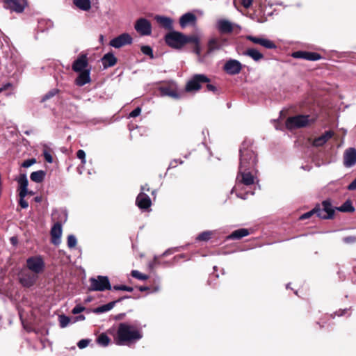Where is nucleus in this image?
<instances>
[{
	"mask_svg": "<svg viewBox=\"0 0 356 356\" xmlns=\"http://www.w3.org/2000/svg\"><path fill=\"white\" fill-rule=\"evenodd\" d=\"M143 337L140 325L135 322L131 325L127 323H121L115 337V343L118 346L125 345L127 342L137 341Z\"/></svg>",
	"mask_w": 356,
	"mask_h": 356,
	"instance_id": "obj_1",
	"label": "nucleus"
},
{
	"mask_svg": "<svg viewBox=\"0 0 356 356\" xmlns=\"http://www.w3.org/2000/svg\"><path fill=\"white\" fill-rule=\"evenodd\" d=\"M254 159L247 162L245 157H242L241 163H239L236 185L232 188V193H233L234 190H237L240 188L242 184L248 186L254 183V177L252 175V172L255 170V169H254Z\"/></svg>",
	"mask_w": 356,
	"mask_h": 356,
	"instance_id": "obj_2",
	"label": "nucleus"
},
{
	"mask_svg": "<svg viewBox=\"0 0 356 356\" xmlns=\"http://www.w3.org/2000/svg\"><path fill=\"white\" fill-rule=\"evenodd\" d=\"M89 281L90 285L88 290L90 291H104L111 289L110 281L106 276L99 275L97 278L91 277Z\"/></svg>",
	"mask_w": 356,
	"mask_h": 356,
	"instance_id": "obj_3",
	"label": "nucleus"
},
{
	"mask_svg": "<svg viewBox=\"0 0 356 356\" xmlns=\"http://www.w3.org/2000/svg\"><path fill=\"white\" fill-rule=\"evenodd\" d=\"M165 43L172 48L179 49L184 46V34L172 31L165 36Z\"/></svg>",
	"mask_w": 356,
	"mask_h": 356,
	"instance_id": "obj_4",
	"label": "nucleus"
},
{
	"mask_svg": "<svg viewBox=\"0 0 356 356\" xmlns=\"http://www.w3.org/2000/svg\"><path fill=\"white\" fill-rule=\"evenodd\" d=\"M210 82L209 78L203 74H196L187 82L186 91L193 92L199 90L202 84Z\"/></svg>",
	"mask_w": 356,
	"mask_h": 356,
	"instance_id": "obj_5",
	"label": "nucleus"
},
{
	"mask_svg": "<svg viewBox=\"0 0 356 356\" xmlns=\"http://www.w3.org/2000/svg\"><path fill=\"white\" fill-rule=\"evenodd\" d=\"M314 121V120L310 118L309 115H298L289 118L286 120V126L289 129L300 128L308 125Z\"/></svg>",
	"mask_w": 356,
	"mask_h": 356,
	"instance_id": "obj_6",
	"label": "nucleus"
},
{
	"mask_svg": "<svg viewBox=\"0 0 356 356\" xmlns=\"http://www.w3.org/2000/svg\"><path fill=\"white\" fill-rule=\"evenodd\" d=\"M26 267L31 272L38 275L44 271L45 264L41 256H32L26 259Z\"/></svg>",
	"mask_w": 356,
	"mask_h": 356,
	"instance_id": "obj_7",
	"label": "nucleus"
},
{
	"mask_svg": "<svg viewBox=\"0 0 356 356\" xmlns=\"http://www.w3.org/2000/svg\"><path fill=\"white\" fill-rule=\"evenodd\" d=\"M240 153V163H241L242 157H245L247 162L250 161L252 159H254V169L256 168L257 163V155L252 148V143L250 141L244 140L241 144L239 149Z\"/></svg>",
	"mask_w": 356,
	"mask_h": 356,
	"instance_id": "obj_8",
	"label": "nucleus"
},
{
	"mask_svg": "<svg viewBox=\"0 0 356 356\" xmlns=\"http://www.w3.org/2000/svg\"><path fill=\"white\" fill-rule=\"evenodd\" d=\"M316 209L317 216L321 219H330L334 215V209L329 200H324L322 202L321 207L316 206Z\"/></svg>",
	"mask_w": 356,
	"mask_h": 356,
	"instance_id": "obj_9",
	"label": "nucleus"
},
{
	"mask_svg": "<svg viewBox=\"0 0 356 356\" xmlns=\"http://www.w3.org/2000/svg\"><path fill=\"white\" fill-rule=\"evenodd\" d=\"M216 27L220 34H230L235 28L240 26L234 23L231 22L226 19H219L217 20Z\"/></svg>",
	"mask_w": 356,
	"mask_h": 356,
	"instance_id": "obj_10",
	"label": "nucleus"
},
{
	"mask_svg": "<svg viewBox=\"0 0 356 356\" xmlns=\"http://www.w3.org/2000/svg\"><path fill=\"white\" fill-rule=\"evenodd\" d=\"M27 5L26 0H3V7L12 12L21 13Z\"/></svg>",
	"mask_w": 356,
	"mask_h": 356,
	"instance_id": "obj_11",
	"label": "nucleus"
},
{
	"mask_svg": "<svg viewBox=\"0 0 356 356\" xmlns=\"http://www.w3.org/2000/svg\"><path fill=\"white\" fill-rule=\"evenodd\" d=\"M134 29L140 35H150L152 33V24L150 22L145 18H139L137 19L134 25Z\"/></svg>",
	"mask_w": 356,
	"mask_h": 356,
	"instance_id": "obj_12",
	"label": "nucleus"
},
{
	"mask_svg": "<svg viewBox=\"0 0 356 356\" xmlns=\"http://www.w3.org/2000/svg\"><path fill=\"white\" fill-rule=\"evenodd\" d=\"M132 42V37L129 33H124L112 39L109 44L114 48L118 49L124 45L131 44Z\"/></svg>",
	"mask_w": 356,
	"mask_h": 356,
	"instance_id": "obj_13",
	"label": "nucleus"
},
{
	"mask_svg": "<svg viewBox=\"0 0 356 356\" xmlns=\"http://www.w3.org/2000/svg\"><path fill=\"white\" fill-rule=\"evenodd\" d=\"M242 64L236 59H229L226 61L223 66V70L229 75H236L241 72Z\"/></svg>",
	"mask_w": 356,
	"mask_h": 356,
	"instance_id": "obj_14",
	"label": "nucleus"
},
{
	"mask_svg": "<svg viewBox=\"0 0 356 356\" xmlns=\"http://www.w3.org/2000/svg\"><path fill=\"white\" fill-rule=\"evenodd\" d=\"M38 279V275L32 272H22L19 277L20 284L24 287H31Z\"/></svg>",
	"mask_w": 356,
	"mask_h": 356,
	"instance_id": "obj_15",
	"label": "nucleus"
},
{
	"mask_svg": "<svg viewBox=\"0 0 356 356\" xmlns=\"http://www.w3.org/2000/svg\"><path fill=\"white\" fill-rule=\"evenodd\" d=\"M356 164V149L354 147L346 149L343 153V165L351 168Z\"/></svg>",
	"mask_w": 356,
	"mask_h": 356,
	"instance_id": "obj_16",
	"label": "nucleus"
},
{
	"mask_svg": "<svg viewBox=\"0 0 356 356\" xmlns=\"http://www.w3.org/2000/svg\"><path fill=\"white\" fill-rule=\"evenodd\" d=\"M88 65L87 55L82 54L73 62L72 68L73 71L78 72L86 70Z\"/></svg>",
	"mask_w": 356,
	"mask_h": 356,
	"instance_id": "obj_17",
	"label": "nucleus"
},
{
	"mask_svg": "<svg viewBox=\"0 0 356 356\" xmlns=\"http://www.w3.org/2000/svg\"><path fill=\"white\" fill-rule=\"evenodd\" d=\"M61 222H56L51 229V243L55 245H58L61 242Z\"/></svg>",
	"mask_w": 356,
	"mask_h": 356,
	"instance_id": "obj_18",
	"label": "nucleus"
},
{
	"mask_svg": "<svg viewBox=\"0 0 356 356\" xmlns=\"http://www.w3.org/2000/svg\"><path fill=\"white\" fill-rule=\"evenodd\" d=\"M136 205L141 209H147L150 207L152 204L151 199L144 192H140L136 200Z\"/></svg>",
	"mask_w": 356,
	"mask_h": 356,
	"instance_id": "obj_19",
	"label": "nucleus"
},
{
	"mask_svg": "<svg viewBox=\"0 0 356 356\" xmlns=\"http://www.w3.org/2000/svg\"><path fill=\"white\" fill-rule=\"evenodd\" d=\"M78 72L79 74L75 80L76 85L83 86L91 81L90 70H84L83 71Z\"/></svg>",
	"mask_w": 356,
	"mask_h": 356,
	"instance_id": "obj_20",
	"label": "nucleus"
},
{
	"mask_svg": "<svg viewBox=\"0 0 356 356\" xmlns=\"http://www.w3.org/2000/svg\"><path fill=\"white\" fill-rule=\"evenodd\" d=\"M161 94L163 96H169L174 99H179L181 95L179 93L176 86H163L160 88Z\"/></svg>",
	"mask_w": 356,
	"mask_h": 356,
	"instance_id": "obj_21",
	"label": "nucleus"
},
{
	"mask_svg": "<svg viewBox=\"0 0 356 356\" xmlns=\"http://www.w3.org/2000/svg\"><path fill=\"white\" fill-rule=\"evenodd\" d=\"M154 19L163 28L168 30H172L173 29V21L170 17L163 15H156Z\"/></svg>",
	"mask_w": 356,
	"mask_h": 356,
	"instance_id": "obj_22",
	"label": "nucleus"
},
{
	"mask_svg": "<svg viewBox=\"0 0 356 356\" xmlns=\"http://www.w3.org/2000/svg\"><path fill=\"white\" fill-rule=\"evenodd\" d=\"M129 296H124L120 298L115 301L110 302L106 305L99 306L94 309V312L96 314H102L111 310L115 305L116 303L121 302L124 298H128Z\"/></svg>",
	"mask_w": 356,
	"mask_h": 356,
	"instance_id": "obj_23",
	"label": "nucleus"
},
{
	"mask_svg": "<svg viewBox=\"0 0 356 356\" xmlns=\"http://www.w3.org/2000/svg\"><path fill=\"white\" fill-rule=\"evenodd\" d=\"M196 20L195 15L191 13H186L180 17L179 24L181 28H185L188 24H194Z\"/></svg>",
	"mask_w": 356,
	"mask_h": 356,
	"instance_id": "obj_24",
	"label": "nucleus"
},
{
	"mask_svg": "<svg viewBox=\"0 0 356 356\" xmlns=\"http://www.w3.org/2000/svg\"><path fill=\"white\" fill-rule=\"evenodd\" d=\"M333 131H327L319 137L315 138L313 141V145L315 147H321L329 139L333 136Z\"/></svg>",
	"mask_w": 356,
	"mask_h": 356,
	"instance_id": "obj_25",
	"label": "nucleus"
},
{
	"mask_svg": "<svg viewBox=\"0 0 356 356\" xmlns=\"http://www.w3.org/2000/svg\"><path fill=\"white\" fill-rule=\"evenodd\" d=\"M225 42V40H220L216 38L210 39L208 42L209 53L220 49Z\"/></svg>",
	"mask_w": 356,
	"mask_h": 356,
	"instance_id": "obj_26",
	"label": "nucleus"
},
{
	"mask_svg": "<svg viewBox=\"0 0 356 356\" xmlns=\"http://www.w3.org/2000/svg\"><path fill=\"white\" fill-rule=\"evenodd\" d=\"M250 234L248 229L241 228L234 231L232 234L227 236V240H239Z\"/></svg>",
	"mask_w": 356,
	"mask_h": 356,
	"instance_id": "obj_27",
	"label": "nucleus"
},
{
	"mask_svg": "<svg viewBox=\"0 0 356 356\" xmlns=\"http://www.w3.org/2000/svg\"><path fill=\"white\" fill-rule=\"evenodd\" d=\"M102 63L104 68L114 66L117 63V58L111 52L106 54L102 58Z\"/></svg>",
	"mask_w": 356,
	"mask_h": 356,
	"instance_id": "obj_28",
	"label": "nucleus"
},
{
	"mask_svg": "<svg viewBox=\"0 0 356 356\" xmlns=\"http://www.w3.org/2000/svg\"><path fill=\"white\" fill-rule=\"evenodd\" d=\"M16 180L18 182L19 186V189H20L19 193L32 194V192L28 191L29 181H28L26 174H21L19 176V177L16 179Z\"/></svg>",
	"mask_w": 356,
	"mask_h": 356,
	"instance_id": "obj_29",
	"label": "nucleus"
},
{
	"mask_svg": "<svg viewBox=\"0 0 356 356\" xmlns=\"http://www.w3.org/2000/svg\"><path fill=\"white\" fill-rule=\"evenodd\" d=\"M243 55L250 57L256 62H258L264 58V55L254 48L247 49L244 52H243Z\"/></svg>",
	"mask_w": 356,
	"mask_h": 356,
	"instance_id": "obj_30",
	"label": "nucleus"
},
{
	"mask_svg": "<svg viewBox=\"0 0 356 356\" xmlns=\"http://www.w3.org/2000/svg\"><path fill=\"white\" fill-rule=\"evenodd\" d=\"M73 3L79 9L88 11L91 8L90 0H73Z\"/></svg>",
	"mask_w": 356,
	"mask_h": 356,
	"instance_id": "obj_31",
	"label": "nucleus"
},
{
	"mask_svg": "<svg viewBox=\"0 0 356 356\" xmlns=\"http://www.w3.org/2000/svg\"><path fill=\"white\" fill-rule=\"evenodd\" d=\"M45 172L44 170H38L33 172L30 175L31 181L35 183H41L45 177Z\"/></svg>",
	"mask_w": 356,
	"mask_h": 356,
	"instance_id": "obj_32",
	"label": "nucleus"
},
{
	"mask_svg": "<svg viewBox=\"0 0 356 356\" xmlns=\"http://www.w3.org/2000/svg\"><path fill=\"white\" fill-rule=\"evenodd\" d=\"M56 215L58 216L57 222H61V225L65 223L67 219V213L65 210H62L60 211H54L52 213V218L54 220H56Z\"/></svg>",
	"mask_w": 356,
	"mask_h": 356,
	"instance_id": "obj_33",
	"label": "nucleus"
},
{
	"mask_svg": "<svg viewBox=\"0 0 356 356\" xmlns=\"http://www.w3.org/2000/svg\"><path fill=\"white\" fill-rule=\"evenodd\" d=\"M338 210L342 212H353L355 211V208L353 206L352 202L350 200H347L338 208Z\"/></svg>",
	"mask_w": 356,
	"mask_h": 356,
	"instance_id": "obj_34",
	"label": "nucleus"
},
{
	"mask_svg": "<svg viewBox=\"0 0 356 356\" xmlns=\"http://www.w3.org/2000/svg\"><path fill=\"white\" fill-rule=\"evenodd\" d=\"M109 342V337L104 333H102L97 339V343L103 347L107 346Z\"/></svg>",
	"mask_w": 356,
	"mask_h": 356,
	"instance_id": "obj_35",
	"label": "nucleus"
},
{
	"mask_svg": "<svg viewBox=\"0 0 356 356\" xmlns=\"http://www.w3.org/2000/svg\"><path fill=\"white\" fill-rule=\"evenodd\" d=\"M213 234V232L211 231H204L202 233H200L196 238V240L200 241H209L211 236Z\"/></svg>",
	"mask_w": 356,
	"mask_h": 356,
	"instance_id": "obj_36",
	"label": "nucleus"
},
{
	"mask_svg": "<svg viewBox=\"0 0 356 356\" xmlns=\"http://www.w3.org/2000/svg\"><path fill=\"white\" fill-rule=\"evenodd\" d=\"M187 43H193L196 45L200 43V39L197 35H184V45Z\"/></svg>",
	"mask_w": 356,
	"mask_h": 356,
	"instance_id": "obj_37",
	"label": "nucleus"
},
{
	"mask_svg": "<svg viewBox=\"0 0 356 356\" xmlns=\"http://www.w3.org/2000/svg\"><path fill=\"white\" fill-rule=\"evenodd\" d=\"M321 58V56L318 53L306 51V56L305 57V60L315 61L318 60Z\"/></svg>",
	"mask_w": 356,
	"mask_h": 356,
	"instance_id": "obj_38",
	"label": "nucleus"
},
{
	"mask_svg": "<svg viewBox=\"0 0 356 356\" xmlns=\"http://www.w3.org/2000/svg\"><path fill=\"white\" fill-rule=\"evenodd\" d=\"M59 90L56 88H53L51 90H49L48 92H47L41 99V102H44L51 97H54L58 93Z\"/></svg>",
	"mask_w": 356,
	"mask_h": 356,
	"instance_id": "obj_39",
	"label": "nucleus"
},
{
	"mask_svg": "<svg viewBox=\"0 0 356 356\" xmlns=\"http://www.w3.org/2000/svg\"><path fill=\"white\" fill-rule=\"evenodd\" d=\"M58 320L60 326L62 328L67 327L70 322V318L68 316L63 314L59 316Z\"/></svg>",
	"mask_w": 356,
	"mask_h": 356,
	"instance_id": "obj_40",
	"label": "nucleus"
},
{
	"mask_svg": "<svg viewBox=\"0 0 356 356\" xmlns=\"http://www.w3.org/2000/svg\"><path fill=\"white\" fill-rule=\"evenodd\" d=\"M261 45L266 49H273L276 48L274 42L268 39L262 38Z\"/></svg>",
	"mask_w": 356,
	"mask_h": 356,
	"instance_id": "obj_41",
	"label": "nucleus"
},
{
	"mask_svg": "<svg viewBox=\"0 0 356 356\" xmlns=\"http://www.w3.org/2000/svg\"><path fill=\"white\" fill-rule=\"evenodd\" d=\"M261 45L266 49H273L276 48L274 42L268 39L262 38Z\"/></svg>",
	"mask_w": 356,
	"mask_h": 356,
	"instance_id": "obj_42",
	"label": "nucleus"
},
{
	"mask_svg": "<svg viewBox=\"0 0 356 356\" xmlns=\"http://www.w3.org/2000/svg\"><path fill=\"white\" fill-rule=\"evenodd\" d=\"M19 60H20V58L17 56H15L14 58L13 56H11L10 63V69H9L10 72H11L14 70L15 67L16 68H18Z\"/></svg>",
	"mask_w": 356,
	"mask_h": 356,
	"instance_id": "obj_43",
	"label": "nucleus"
},
{
	"mask_svg": "<svg viewBox=\"0 0 356 356\" xmlns=\"http://www.w3.org/2000/svg\"><path fill=\"white\" fill-rule=\"evenodd\" d=\"M131 274L133 277L138 279L139 280H145L148 278L147 275L141 273L137 270H133Z\"/></svg>",
	"mask_w": 356,
	"mask_h": 356,
	"instance_id": "obj_44",
	"label": "nucleus"
},
{
	"mask_svg": "<svg viewBox=\"0 0 356 356\" xmlns=\"http://www.w3.org/2000/svg\"><path fill=\"white\" fill-rule=\"evenodd\" d=\"M140 50L143 54L149 56L151 58H154L153 50L151 47L143 45L141 47Z\"/></svg>",
	"mask_w": 356,
	"mask_h": 356,
	"instance_id": "obj_45",
	"label": "nucleus"
},
{
	"mask_svg": "<svg viewBox=\"0 0 356 356\" xmlns=\"http://www.w3.org/2000/svg\"><path fill=\"white\" fill-rule=\"evenodd\" d=\"M77 243L76 238L74 235L70 234L67 236V246L69 248H74Z\"/></svg>",
	"mask_w": 356,
	"mask_h": 356,
	"instance_id": "obj_46",
	"label": "nucleus"
},
{
	"mask_svg": "<svg viewBox=\"0 0 356 356\" xmlns=\"http://www.w3.org/2000/svg\"><path fill=\"white\" fill-rule=\"evenodd\" d=\"M29 193H19V204L21 206V207L23 208V209H26L29 207L28 202L24 200L25 197Z\"/></svg>",
	"mask_w": 356,
	"mask_h": 356,
	"instance_id": "obj_47",
	"label": "nucleus"
},
{
	"mask_svg": "<svg viewBox=\"0 0 356 356\" xmlns=\"http://www.w3.org/2000/svg\"><path fill=\"white\" fill-rule=\"evenodd\" d=\"M113 289L115 291H125L129 292H131L134 290L132 287L126 285H115Z\"/></svg>",
	"mask_w": 356,
	"mask_h": 356,
	"instance_id": "obj_48",
	"label": "nucleus"
},
{
	"mask_svg": "<svg viewBox=\"0 0 356 356\" xmlns=\"http://www.w3.org/2000/svg\"><path fill=\"white\" fill-rule=\"evenodd\" d=\"M314 214H316L317 215V211H316V207L314 208L313 209H312L311 211L302 214L300 217V220H305V219H307L309 218H310L312 215Z\"/></svg>",
	"mask_w": 356,
	"mask_h": 356,
	"instance_id": "obj_49",
	"label": "nucleus"
},
{
	"mask_svg": "<svg viewBox=\"0 0 356 356\" xmlns=\"http://www.w3.org/2000/svg\"><path fill=\"white\" fill-rule=\"evenodd\" d=\"M76 156L81 161V163L84 165L86 162V153L83 149H79L76 152Z\"/></svg>",
	"mask_w": 356,
	"mask_h": 356,
	"instance_id": "obj_50",
	"label": "nucleus"
},
{
	"mask_svg": "<svg viewBox=\"0 0 356 356\" xmlns=\"http://www.w3.org/2000/svg\"><path fill=\"white\" fill-rule=\"evenodd\" d=\"M35 163H36V159L33 158V159L25 160L22 163L21 166L26 168H29L30 166L35 164Z\"/></svg>",
	"mask_w": 356,
	"mask_h": 356,
	"instance_id": "obj_51",
	"label": "nucleus"
},
{
	"mask_svg": "<svg viewBox=\"0 0 356 356\" xmlns=\"http://www.w3.org/2000/svg\"><path fill=\"white\" fill-rule=\"evenodd\" d=\"M343 242L347 244H353L356 242V236H348L343 238Z\"/></svg>",
	"mask_w": 356,
	"mask_h": 356,
	"instance_id": "obj_52",
	"label": "nucleus"
},
{
	"mask_svg": "<svg viewBox=\"0 0 356 356\" xmlns=\"http://www.w3.org/2000/svg\"><path fill=\"white\" fill-rule=\"evenodd\" d=\"M247 39L248 40L252 42L254 44H260V45L261 44L262 38H257V37L252 36V35H248L247 36Z\"/></svg>",
	"mask_w": 356,
	"mask_h": 356,
	"instance_id": "obj_53",
	"label": "nucleus"
},
{
	"mask_svg": "<svg viewBox=\"0 0 356 356\" xmlns=\"http://www.w3.org/2000/svg\"><path fill=\"white\" fill-rule=\"evenodd\" d=\"M89 343H90L89 339H81L78 342L77 346L80 349H83V348H85L86 347H87L88 346Z\"/></svg>",
	"mask_w": 356,
	"mask_h": 356,
	"instance_id": "obj_54",
	"label": "nucleus"
},
{
	"mask_svg": "<svg viewBox=\"0 0 356 356\" xmlns=\"http://www.w3.org/2000/svg\"><path fill=\"white\" fill-rule=\"evenodd\" d=\"M292 56L293 58H296L305 59V57L306 56V51H298L293 52Z\"/></svg>",
	"mask_w": 356,
	"mask_h": 356,
	"instance_id": "obj_55",
	"label": "nucleus"
},
{
	"mask_svg": "<svg viewBox=\"0 0 356 356\" xmlns=\"http://www.w3.org/2000/svg\"><path fill=\"white\" fill-rule=\"evenodd\" d=\"M43 156H44L45 161L47 163H51L53 162V157H52L51 154L48 151L44 150L43 152Z\"/></svg>",
	"mask_w": 356,
	"mask_h": 356,
	"instance_id": "obj_56",
	"label": "nucleus"
},
{
	"mask_svg": "<svg viewBox=\"0 0 356 356\" xmlns=\"http://www.w3.org/2000/svg\"><path fill=\"white\" fill-rule=\"evenodd\" d=\"M85 310V307L83 306H81L80 305H76L73 309H72V314H78L82 312H83Z\"/></svg>",
	"mask_w": 356,
	"mask_h": 356,
	"instance_id": "obj_57",
	"label": "nucleus"
},
{
	"mask_svg": "<svg viewBox=\"0 0 356 356\" xmlns=\"http://www.w3.org/2000/svg\"><path fill=\"white\" fill-rule=\"evenodd\" d=\"M141 113V108L140 107H137L134 109L129 115V118H136Z\"/></svg>",
	"mask_w": 356,
	"mask_h": 356,
	"instance_id": "obj_58",
	"label": "nucleus"
},
{
	"mask_svg": "<svg viewBox=\"0 0 356 356\" xmlns=\"http://www.w3.org/2000/svg\"><path fill=\"white\" fill-rule=\"evenodd\" d=\"M206 83L207 90L208 91L213 92V93H216L218 91L216 86H215L214 85L209 83V82Z\"/></svg>",
	"mask_w": 356,
	"mask_h": 356,
	"instance_id": "obj_59",
	"label": "nucleus"
},
{
	"mask_svg": "<svg viewBox=\"0 0 356 356\" xmlns=\"http://www.w3.org/2000/svg\"><path fill=\"white\" fill-rule=\"evenodd\" d=\"M179 163V164H182L184 162L181 159H174L173 161H172L170 163L168 170L175 168L176 166L175 163Z\"/></svg>",
	"mask_w": 356,
	"mask_h": 356,
	"instance_id": "obj_60",
	"label": "nucleus"
},
{
	"mask_svg": "<svg viewBox=\"0 0 356 356\" xmlns=\"http://www.w3.org/2000/svg\"><path fill=\"white\" fill-rule=\"evenodd\" d=\"M347 188L349 191L356 190V178L348 186Z\"/></svg>",
	"mask_w": 356,
	"mask_h": 356,
	"instance_id": "obj_61",
	"label": "nucleus"
},
{
	"mask_svg": "<svg viewBox=\"0 0 356 356\" xmlns=\"http://www.w3.org/2000/svg\"><path fill=\"white\" fill-rule=\"evenodd\" d=\"M252 0H241V3L245 8H249L252 4Z\"/></svg>",
	"mask_w": 356,
	"mask_h": 356,
	"instance_id": "obj_62",
	"label": "nucleus"
},
{
	"mask_svg": "<svg viewBox=\"0 0 356 356\" xmlns=\"http://www.w3.org/2000/svg\"><path fill=\"white\" fill-rule=\"evenodd\" d=\"M347 311H348V309H340L338 312H337L336 314H337V316H343V314H345V313H346Z\"/></svg>",
	"mask_w": 356,
	"mask_h": 356,
	"instance_id": "obj_63",
	"label": "nucleus"
},
{
	"mask_svg": "<svg viewBox=\"0 0 356 356\" xmlns=\"http://www.w3.org/2000/svg\"><path fill=\"white\" fill-rule=\"evenodd\" d=\"M200 43L198 44L195 45L194 51L196 54L200 55Z\"/></svg>",
	"mask_w": 356,
	"mask_h": 356,
	"instance_id": "obj_64",
	"label": "nucleus"
}]
</instances>
